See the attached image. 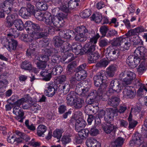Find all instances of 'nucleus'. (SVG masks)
Wrapping results in <instances>:
<instances>
[{
    "label": "nucleus",
    "instance_id": "423d86ee",
    "mask_svg": "<svg viewBox=\"0 0 147 147\" xmlns=\"http://www.w3.org/2000/svg\"><path fill=\"white\" fill-rule=\"evenodd\" d=\"M15 134L19 137H16L15 135L9 136L7 139V142L9 143L17 146L21 143H24L25 142H28L30 140L29 136L18 131H16Z\"/></svg>",
    "mask_w": 147,
    "mask_h": 147
},
{
    "label": "nucleus",
    "instance_id": "ea45409f",
    "mask_svg": "<svg viewBox=\"0 0 147 147\" xmlns=\"http://www.w3.org/2000/svg\"><path fill=\"white\" fill-rule=\"evenodd\" d=\"M21 68L25 70H31L32 69V65L28 61H25L22 63L21 65Z\"/></svg>",
    "mask_w": 147,
    "mask_h": 147
},
{
    "label": "nucleus",
    "instance_id": "4c0bfd02",
    "mask_svg": "<svg viewBox=\"0 0 147 147\" xmlns=\"http://www.w3.org/2000/svg\"><path fill=\"white\" fill-rule=\"evenodd\" d=\"M120 99L116 97H114L109 99L108 100V104L112 106L116 107L119 104Z\"/></svg>",
    "mask_w": 147,
    "mask_h": 147
},
{
    "label": "nucleus",
    "instance_id": "72a5a7b5",
    "mask_svg": "<svg viewBox=\"0 0 147 147\" xmlns=\"http://www.w3.org/2000/svg\"><path fill=\"white\" fill-rule=\"evenodd\" d=\"M19 14L23 18H27L30 16V13L26 8L22 7L20 9Z\"/></svg>",
    "mask_w": 147,
    "mask_h": 147
},
{
    "label": "nucleus",
    "instance_id": "3c124183",
    "mask_svg": "<svg viewBox=\"0 0 147 147\" xmlns=\"http://www.w3.org/2000/svg\"><path fill=\"white\" fill-rule=\"evenodd\" d=\"M109 62L106 59H102L98 63L96 66L97 67H105L108 64Z\"/></svg>",
    "mask_w": 147,
    "mask_h": 147
},
{
    "label": "nucleus",
    "instance_id": "e2e57ef3",
    "mask_svg": "<svg viewBox=\"0 0 147 147\" xmlns=\"http://www.w3.org/2000/svg\"><path fill=\"white\" fill-rule=\"evenodd\" d=\"M69 9L68 7L67 6V3L65 5H63L59 7V9L60 10L66 13H67L69 11Z\"/></svg>",
    "mask_w": 147,
    "mask_h": 147
},
{
    "label": "nucleus",
    "instance_id": "052dcab7",
    "mask_svg": "<svg viewBox=\"0 0 147 147\" xmlns=\"http://www.w3.org/2000/svg\"><path fill=\"white\" fill-rule=\"evenodd\" d=\"M108 30V27L107 26H101L100 28V32L104 36L105 35Z\"/></svg>",
    "mask_w": 147,
    "mask_h": 147
},
{
    "label": "nucleus",
    "instance_id": "338daca9",
    "mask_svg": "<svg viewBox=\"0 0 147 147\" xmlns=\"http://www.w3.org/2000/svg\"><path fill=\"white\" fill-rule=\"evenodd\" d=\"M26 102H25L22 106V108L24 109H28L31 107L32 108V105Z\"/></svg>",
    "mask_w": 147,
    "mask_h": 147
},
{
    "label": "nucleus",
    "instance_id": "0eeeda50",
    "mask_svg": "<svg viewBox=\"0 0 147 147\" xmlns=\"http://www.w3.org/2000/svg\"><path fill=\"white\" fill-rule=\"evenodd\" d=\"M28 100L26 97H23L18 100L13 104L14 107L13 112L16 115V118L18 121L20 122H22L24 119V112L21 110L20 106L23 105Z\"/></svg>",
    "mask_w": 147,
    "mask_h": 147
},
{
    "label": "nucleus",
    "instance_id": "4d7b16f0",
    "mask_svg": "<svg viewBox=\"0 0 147 147\" xmlns=\"http://www.w3.org/2000/svg\"><path fill=\"white\" fill-rule=\"evenodd\" d=\"M145 64L144 63L142 62L139 65L137 69V72L139 74H141L145 69Z\"/></svg>",
    "mask_w": 147,
    "mask_h": 147
},
{
    "label": "nucleus",
    "instance_id": "f3484780",
    "mask_svg": "<svg viewBox=\"0 0 147 147\" xmlns=\"http://www.w3.org/2000/svg\"><path fill=\"white\" fill-rule=\"evenodd\" d=\"M55 55L52 56L51 58V63L50 65L48 66H51V65L52 66L50 67V68H53L54 66L56 65V64L59 63L60 61H65L66 59V55L67 54H65L62 56L61 57L59 55H57V53H58L55 50H54Z\"/></svg>",
    "mask_w": 147,
    "mask_h": 147
},
{
    "label": "nucleus",
    "instance_id": "a878e982",
    "mask_svg": "<svg viewBox=\"0 0 147 147\" xmlns=\"http://www.w3.org/2000/svg\"><path fill=\"white\" fill-rule=\"evenodd\" d=\"M86 125V121L83 119L79 118L76 120L75 129L77 131H79L82 128L84 127Z\"/></svg>",
    "mask_w": 147,
    "mask_h": 147
},
{
    "label": "nucleus",
    "instance_id": "13d9d810",
    "mask_svg": "<svg viewBox=\"0 0 147 147\" xmlns=\"http://www.w3.org/2000/svg\"><path fill=\"white\" fill-rule=\"evenodd\" d=\"M99 131L95 127H92L89 133L92 136H95L98 134Z\"/></svg>",
    "mask_w": 147,
    "mask_h": 147
},
{
    "label": "nucleus",
    "instance_id": "39448f33",
    "mask_svg": "<svg viewBox=\"0 0 147 147\" xmlns=\"http://www.w3.org/2000/svg\"><path fill=\"white\" fill-rule=\"evenodd\" d=\"M62 51L64 55L67 54L66 55V59L67 57H71L69 59V61L70 62L74 59L73 57V55L72 53H67V52L71 51L74 53L76 55L79 54L81 52H83L82 47L81 45H77L76 44L71 45L68 43H66L63 47H61Z\"/></svg>",
    "mask_w": 147,
    "mask_h": 147
},
{
    "label": "nucleus",
    "instance_id": "5fc2aeb1",
    "mask_svg": "<svg viewBox=\"0 0 147 147\" xmlns=\"http://www.w3.org/2000/svg\"><path fill=\"white\" fill-rule=\"evenodd\" d=\"M83 85V84L81 82H80L77 84L76 87L75 92L76 93L77 96L78 95H80V92L83 90V89L84 87Z\"/></svg>",
    "mask_w": 147,
    "mask_h": 147
},
{
    "label": "nucleus",
    "instance_id": "69168bd1",
    "mask_svg": "<svg viewBox=\"0 0 147 147\" xmlns=\"http://www.w3.org/2000/svg\"><path fill=\"white\" fill-rule=\"evenodd\" d=\"M135 4H132L128 7V11L129 12V14L134 13L135 11Z\"/></svg>",
    "mask_w": 147,
    "mask_h": 147
},
{
    "label": "nucleus",
    "instance_id": "58836bf2",
    "mask_svg": "<svg viewBox=\"0 0 147 147\" xmlns=\"http://www.w3.org/2000/svg\"><path fill=\"white\" fill-rule=\"evenodd\" d=\"M52 69V74L54 75L60 74L63 70L62 67L59 65H56Z\"/></svg>",
    "mask_w": 147,
    "mask_h": 147
},
{
    "label": "nucleus",
    "instance_id": "bf43d9fd",
    "mask_svg": "<svg viewBox=\"0 0 147 147\" xmlns=\"http://www.w3.org/2000/svg\"><path fill=\"white\" fill-rule=\"evenodd\" d=\"M83 90H82L80 92V95H81L82 96H86L88 95V92L89 91V89L87 87H84Z\"/></svg>",
    "mask_w": 147,
    "mask_h": 147
},
{
    "label": "nucleus",
    "instance_id": "bb28decb",
    "mask_svg": "<svg viewBox=\"0 0 147 147\" xmlns=\"http://www.w3.org/2000/svg\"><path fill=\"white\" fill-rule=\"evenodd\" d=\"M88 147H100V143L94 138L88 139L86 142Z\"/></svg>",
    "mask_w": 147,
    "mask_h": 147
},
{
    "label": "nucleus",
    "instance_id": "4468645a",
    "mask_svg": "<svg viewBox=\"0 0 147 147\" xmlns=\"http://www.w3.org/2000/svg\"><path fill=\"white\" fill-rule=\"evenodd\" d=\"M104 116L105 120L108 122H110L111 121L113 117V113L112 109L107 110L106 112L102 110L100 111L98 114V118H96L95 119V121L96 123H97V121L98 124L100 123V118H102Z\"/></svg>",
    "mask_w": 147,
    "mask_h": 147
},
{
    "label": "nucleus",
    "instance_id": "20e7f679",
    "mask_svg": "<svg viewBox=\"0 0 147 147\" xmlns=\"http://www.w3.org/2000/svg\"><path fill=\"white\" fill-rule=\"evenodd\" d=\"M147 50L144 47H138L135 50L134 56H129L126 60L127 63L131 68H134L139 64L140 59H145V54Z\"/></svg>",
    "mask_w": 147,
    "mask_h": 147
},
{
    "label": "nucleus",
    "instance_id": "c756f323",
    "mask_svg": "<svg viewBox=\"0 0 147 147\" xmlns=\"http://www.w3.org/2000/svg\"><path fill=\"white\" fill-rule=\"evenodd\" d=\"M34 8V6L31 5L30 4H28V5L27 8L26 9H27V10H28V11L29 13H30V16L32 15H34L35 17L38 20L40 21H43V20H40L38 19L36 16L35 15L37 12H40L42 14H44L45 12H42L40 11H35Z\"/></svg>",
    "mask_w": 147,
    "mask_h": 147
},
{
    "label": "nucleus",
    "instance_id": "9b49d317",
    "mask_svg": "<svg viewBox=\"0 0 147 147\" xmlns=\"http://www.w3.org/2000/svg\"><path fill=\"white\" fill-rule=\"evenodd\" d=\"M100 37L99 34L97 33L96 35L91 38L89 42L86 44L83 47L82 49L83 52L85 53L90 54L94 52L95 49V45Z\"/></svg>",
    "mask_w": 147,
    "mask_h": 147
},
{
    "label": "nucleus",
    "instance_id": "603ef678",
    "mask_svg": "<svg viewBox=\"0 0 147 147\" xmlns=\"http://www.w3.org/2000/svg\"><path fill=\"white\" fill-rule=\"evenodd\" d=\"M70 136L68 135H64L61 139L62 143L63 145H65L71 141Z\"/></svg>",
    "mask_w": 147,
    "mask_h": 147
},
{
    "label": "nucleus",
    "instance_id": "a19ab883",
    "mask_svg": "<svg viewBox=\"0 0 147 147\" xmlns=\"http://www.w3.org/2000/svg\"><path fill=\"white\" fill-rule=\"evenodd\" d=\"M72 32L71 31L69 30H66L64 31H61L59 32L60 36L62 38L65 39H69L71 36V35L70 34Z\"/></svg>",
    "mask_w": 147,
    "mask_h": 147
},
{
    "label": "nucleus",
    "instance_id": "7ed1b4c3",
    "mask_svg": "<svg viewBox=\"0 0 147 147\" xmlns=\"http://www.w3.org/2000/svg\"><path fill=\"white\" fill-rule=\"evenodd\" d=\"M24 25L28 33L31 34L30 35H26L25 36L28 37V38L25 40L26 42L32 41L33 39H36L42 37L47 36V32H40V27L38 25L33 24L30 21H27L25 22Z\"/></svg>",
    "mask_w": 147,
    "mask_h": 147
},
{
    "label": "nucleus",
    "instance_id": "412c9836",
    "mask_svg": "<svg viewBox=\"0 0 147 147\" xmlns=\"http://www.w3.org/2000/svg\"><path fill=\"white\" fill-rule=\"evenodd\" d=\"M144 140L141 137L140 134L139 133H136L133 138L132 140L129 142L131 146L134 145L137 147L140 146L143 142Z\"/></svg>",
    "mask_w": 147,
    "mask_h": 147
},
{
    "label": "nucleus",
    "instance_id": "774afa93",
    "mask_svg": "<svg viewBox=\"0 0 147 147\" xmlns=\"http://www.w3.org/2000/svg\"><path fill=\"white\" fill-rule=\"evenodd\" d=\"M138 85L140 86L138 90V91L139 92H142L144 91V90H145L147 92V88L145 87L143 84H142V83H139Z\"/></svg>",
    "mask_w": 147,
    "mask_h": 147
},
{
    "label": "nucleus",
    "instance_id": "c03bdc74",
    "mask_svg": "<svg viewBox=\"0 0 147 147\" xmlns=\"http://www.w3.org/2000/svg\"><path fill=\"white\" fill-rule=\"evenodd\" d=\"M37 8L41 10H44L47 9V4L46 3L37 2L36 5Z\"/></svg>",
    "mask_w": 147,
    "mask_h": 147
},
{
    "label": "nucleus",
    "instance_id": "49530a36",
    "mask_svg": "<svg viewBox=\"0 0 147 147\" xmlns=\"http://www.w3.org/2000/svg\"><path fill=\"white\" fill-rule=\"evenodd\" d=\"M64 131L63 129H57L53 132V136L57 138V139H59L61 137Z\"/></svg>",
    "mask_w": 147,
    "mask_h": 147
},
{
    "label": "nucleus",
    "instance_id": "8fccbe9b",
    "mask_svg": "<svg viewBox=\"0 0 147 147\" xmlns=\"http://www.w3.org/2000/svg\"><path fill=\"white\" fill-rule=\"evenodd\" d=\"M61 90L63 91L64 94H67L70 89V86L69 83H66L60 86Z\"/></svg>",
    "mask_w": 147,
    "mask_h": 147
},
{
    "label": "nucleus",
    "instance_id": "f257e3e1",
    "mask_svg": "<svg viewBox=\"0 0 147 147\" xmlns=\"http://www.w3.org/2000/svg\"><path fill=\"white\" fill-rule=\"evenodd\" d=\"M36 16L40 20H43L45 24L49 25L51 28L48 29L49 32H54L53 26L57 27H62L64 25V20L66 18V15L61 12L58 13L56 16H52L49 12H45L44 14L40 12H37Z\"/></svg>",
    "mask_w": 147,
    "mask_h": 147
},
{
    "label": "nucleus",
    "instance_id": "09e8293b",
    "mask_svg": "<svg viewBox=\"0 0 147 147\" xmlns=\"http://www.w3.org/2000/svg\"><path fill=\"white\" fill-rule=\"evenodd\" d=\"M127 107L124 105H120L119 106V109H112L113 113V115L119 112L120 113H123L127 109Z\"/></svg>",
    "mask_w": 147,
    "mask_h": 147
},
{
    "label": "nucleus",
    "instance_id": "1a4fd4ad",
    "mask_svg": "<svg viewBox=\"0 0 147 147\" xmlns=\"http://www.w3.org/2000/svg\"><path fill=\"white\" fill-rule=\"evenodd\" d=\"M42 50L44 51L43 53L44 55L37 58V59L40 61L37 64L38 68L42 69L46 67L47 65L46 62L49 60V57L52 55L53 52L52 50L47 48L42 49Z\"/></svg>",
    "mask_w": 147,
    "mask_h": 147
},
{
    "label": "nucleus",
    "instance_id": "2f4dec72",
    "mask_svg": "<svg viewBox=\"0 0 147 147\" xmlns=\"http://www.w3.org/2000/svg\"><path fill=\"white\" fill-rule=\"evenodd\" d=\"M41 76L43 77V80L45 81H49L50 80L51 77V71H48L47 70H44L40 73Z\"/></svg>",
    "mask_w": 147,
    "mask_h": 147
},
{
    "label": "nucleus",
    "instance_id": "37998d69",
    "mask_svg": "<svg viewBox=\"0 0 147 147\" xmlns=\"http://www.w3.org/2000/svg\"><path fill=\"white\" fill-rule=\"evenodd\" d=\"M102 19V16L100 13L93 14L91 17V20L94 21L96 23L100 22Z\"/></svg>",
    "mask_w": 147,
    "mask_h": 147
},
{
    "label": "nucleus",
    "instance_id": "dca6fc26",
    "mask_svg": "<svg viewBox=\"0 0 147 147\" xmlns=\"http://www.w3.org/2000/svg\"><path fill=\"white\" fill-rule=\"evenodd\" d=\"M103 94L97 92L96 90H92L88 95L87 102L89 104L98 102L100 100L102 99Z\"/></svg>",
    "mask_w": 147,
    "mask_h": 147
},
{
    "label": "nucleus",
    "instance_id": "864d4df0",
    "mask_svg": "<svg viewBox=\"0 0 147 147\" xmlns=\"http://www.w3.org/2000/svg\"><path fill=\"white\" fill-rule=\"evenodd\" d=\"M91 13V12L90 10L88 9L84 10L81 13L80 16L82 18H86L89 17Z\"/></svg>",
    "mask_w": 147,
    "mask_h": 147
},
{
    "label": "nucleus",
    "instance_id": "cd10ccee",
    "mask_svg": "<svg viewBox=\"0 0 147 147\" xmlns=\"http://www.w3.org/2000/svg\"><path fill=\"white\" fill-rule=\"evenodd\" d=\"M94 52L90 54L87 53L89 55L88 57V62L90 63H93L95 62L99 57V55L97 52H95L93 53Z\"/></svg>",
    "mask_w": 147,
    "mask_h": 147
},
{
    "label": "nucleus",
    "instance_id": "a18cd8bd",
    "mask_svg": "<svg viewBox=\"0 0 147 147\" xmlns=\"http://www.w3.org/2000/svg\"><path fill=\"white\" fill-rule=\"evenodd\" d=\"M145 31V29L142 26H140L134 29L131 30L128 32V33L131 32L132 35H134Z\"/></svg>",
    "mask_w": 147,
    "mask_h": 147
},
{
    "label": "nucleus",
    "instance_id": "7c9ffc66",
    "mask_svg": "<svg viewBox=\"0 0 147 147\" xmlns=\"http://www.w3.org/2000/svg\"><path fill=\"white\" fill-rule=\"evenodd\" d=\"M47 129V127L43 125H40L37 128V134L39 136H43L44 133L46 132Z\"/></svg>",
    "mask_w": 147,
    "mask_h": 147
},
{
    "label": "nucleus",
    "instance_id": "5701e85b",
    "mask_svg": "<svg viewBox=\"0 0 147 147\" xmlns=\"http://www.w3.org/2000/svg\"><path fill=\"white\" fill-rule=\"evenodd\" d=\"M123 93L124 96L127 98H133L136 92L134 88L132 87H127L124 90Z\"/></svg>",
    "mask_w": 147,
    "mask_h": 147
},
{
    "label": "nucleus",
    "instance_id": "a211bd4d",
    "mask_svg": "<svg viewBox=\"0 0 147 147\" xmlns=\"http://www.w3.org/2000/svg\"><path fill=\"white\" fill-rule=\"evenodd\" d=\"M124 86L125 84L122 81L119 83V80L116 79L111 81L110 85V88L117 92H120Z\"/></svg>",
    "mask_w": 147,
    "mask_h": 147
},
{
    "label": "nucleus",
    "instance_id": "6e6552de",
    "mask_svg": "<svg viewBox=\"0 0 147 147\" xmlns=\"http://www.w3.org/2000/svg\"><path fill=\"white\" fill-rule=\"evenodd\" d=\"M15 18V17L14 15H11L7 16L6 18V26L10 28L14 24L18 30L21 31L23 30L24 25L22 21L20 19H18L14 20L13 22V20Z\"/></svg>",
    "mask_w": 147,
    "mask_h": 147
},
{
    "label": "nucleus",
    "instance_id": "4be33fe9",
    "mask_svg": "<svg viewBox=\"0 0 147 147\" xmlns=\"http://www.w3.org/2000/svg\"><path fill=\"white\" fill-rule=\"evenodd\" d=\"M78 132V136L76 139V142L79 144H81L83 140L88 137L89 132V130L87 129H81Z\"/></svg>",
    "mask_w": 147,
    "mask_h": 147
},
{
    "label": "nucleus",
    "instance_id": "f03ea898",
    "mask_svg": "<svg viewBox=\"0 0 147 147\" xmlns=\"http://www.w3.org/2000/svg\"><path fill=\"white\" fill-rule=\"evenodd\" d=\"M128 33L125 35H123L114 39L111 41L112 45L118 46L121 51H125L128 50L131 44L134 45L138 44L142 42L138 36H132L131 38L127 36Z\"/></svg>",
    "mask_w": 147,
    "mask_h": 147
},
{
    "label": "nucleus",
    "instance_id": "c9c22d12",
    "mask_svg": "<svg viewBox=\"0 0 147 147\" xmlns=\"http://www.w3.org/2000/svg\"><path fill=\"white\" fill-rule=\"evenodd\" d=\"M116 70V68L114 66H109L107 69V73L108 76L112 77Z\"/></svg>",
    "mask_w": 147,
    "mask_h": 147
},
{
    "label": "nucleus",
    "instance_id": "0e129e2a",
    "mask_svg": "<svg viewBox=\"0 0 147 147\" xmlns=\"http://www.w3.org/2000/svg\"><path fill=\"white\" fill-rule=\"evenodd\" d=\"M108 42L106 40L102 39L99 40V45L100 47H103L107 45Z\"/></svg>",
    "mask_w": 147,
    "mask_h": 147
},
{
    "label": "nucleus",
    "instance_id": "2eb2a0df",
    "mask_svg": "<svg viewBox=\"0 0 147 147\" xmlns=\"http://www.w3.org/2000/svg\"><path fill=\"white\" fill-rule=\"evenodd\" d=\"M120 77L123 80L122 82L125 84V86L129 84L136 78V74L130 71H126L121 73Z\"/></svg>",
    "mask_w": 147,
    "mask_h": 147
},
{
    "label": "nucleus",
    "instance_id": "de8ad7c7",
    "mask_svg": "<svg viewBox=\"0 0 147 147\" xmlns=\"http://www.w3.org/2000/svg\"><path fill=\"white\" fill-rule=\"evenodd\" d=\"M53 41L55 47H60L63 43V40L58 36H55L53 38Z\"/></svg>",
    "mask_w": 147,
    "mask_h": 147
},
{
    "label": "nucleus",
    "instance_id": "e433bc0d",
    "mask_svg": "<svg viewBox=\"0 0 147 147\" xmlns=\"http://www.w3.org/2000/svg\"><path fill=\"white\" fill-rule=\"evenodd\" d=\"M116 70V68L114 66H109L107 69V73L108 76L112 77Z\"/></svg>",
    "mask_w": 147,
    "mask_h": 147
},
{
    "label": "nucleus",
    "instance_id": "c85d7f7f",
    "mask_svg": "<svg viewBox=\"0 0 147 147\" xmlns=\"http://www.w3.org/2000/svg\"><path fill=\"white\" fill-rule=\"evenodd\" d=\"M13 1L11 0H6L4 3L1 4V7L5 9H8V11L10 12L11 11V7L12 6Z\"/></svg>",
    "mask_w": 147,
    "mask_h": 147
},
{
    "label": "nucleus",
    "instance_id": "79ce46f5",
    "mask_svg": "<svg viewBox=\"0 0 147 147\" xmlns=\"http://www.w3.org/2000/svg\"><path fill=\"white\" fill-rule=\"evenodd\" d=\"M124 140V139L121 137L118 138L114 142L113 147H121Z\"/></svg>",
    "mask_w": 147,
    "mask_h": 147
},
{
    "label": "nucleus",
    "instance_id": "b1692460",
    "mask_svg": "<svg viewBox=\"0 0 147 147\" xmlns=\"http://www.w3.org/2000/svg\"><path fill=\"white\" fill-rule=\"evenodd\" d=\"M78 96L76 93L74 91L71 92L67 96V103L70 106H73L74 102Z\"/></svg>",
    "mask_w": 147,
    "mask_h": 147
},
{
    "label": "nucleus",
    "instance_id": "f704fd0d",
    "mask_svg": "<svg viewBox=\"0 0 147 147\" xmlns=\"http://www.w3.org/2000/svg\"><path fill=\"white\" fill-rule=\"evenodd\" d=\"M117 128V127L116 126L113 125H110L104 127L103 129L105 133L108 134L110 133L112 131H115Z\"/></svg>",
    "mask_w": 147,
    "mask_h": 147
},
{
    "label": "nucleus",
    "instance_id": "9d476101",
    "mask_svg": "<svg viewBox=\"0 0 147 147\" xmlns=\"http://www.w3.org/2000/svg\"><path fill=\"white\" fill-rule=\"evenodd\" d=\"M14 38V36L13 34H8L7 37L4 38L1 41V43L9 51L15 50L17 46V41L13 39Z\"/></svg>",
    "mask_w": 147,
    "mask_h": 147
},
{
    "label": "nucleus",
    "instance_id": "473e14b6",
    "mask_svg": "<svg viewBox=\"0 0 147 147\" xmlns=\"http://www.w3.org/2000/svg\"><path fill=\"white\" fill-rule=\"evenodd\" d=\"M74 103L73 106L76 108L79 109L82 107L84 101L82 98L77 97Z\"/></svg>",
    "mask_w": 147,
    "mask_h": 147
},
{
    "label": "nucleus",
    "instance_id": "6ab92c4d",
    "mask_svg": "<svg viewBox=\"0 0 147 147\" xmlns=\"http://www.w3.org/2000/svg\"><path fill=\"white\" fill-rule=\"evenodd\" d=\"M87 75L86 72L85 70L78 71L76 73L75 78H72L70 80V82L72 84L74 85L76 83V80L80 81L85 79Z\"/></svg>",
    "mask_w": 147,
    "mask_h": 147
},
{
    "label": "nucleus",
    "instance_id": "393cba45",
    "mask_svg": "<svg viewBox=\"0 0 147 147\" xmlns=\"http://www.w3.org/2000/svg\"><path fill=\"white\" fill-rule=\"evenodd\" d=\"M35 39H33V40L29 42H27L29 43L30 44L29 48L28 49L26 52V54L28 57L31 56H33L34 55L35 53V49L36 48V45L34 44L33 45L32 44L34 42L35 43L36 41Z\"/></svg>",
    "mask_w": 147,
    "mask_h": 147
},
{
    "label": "nucleus",
    "instance_id": "ddd939ff",
    "mask_svg": "<svg viewBox=\"0 0 147 147\" xmlns=\"http://www.w3.org/2000/svg\"><path fill=\"white\" fill-rule=\"evenodd\" d=\"M74 30V32L76 34L75 38L76 41L82 42L86 40V34L88 31L85 27L83 26L78 27Z\"/></svg>",
    "mask_w": 147,
    "mask_h": 147
},
{
    "label": "nucleus",
    "instance_id": "aec40b11",
    "mask_svg": "<svg viewBox=\"0 0 147 147\" xmlns=\"http://www.w3.org/2000/svg\"><path fill=\"white\" fill-rule=\"evenodd\" d=\"M45 87V94L47 96L52 97L57 91V89L54 88L52 83H47Z\"/></svg>",
    "mask_w": 147,
    "mask_h": 147
},
{
    "label": "nucleus",
    "instance_id": "6e6d98bb",
    "mask_svg": "<svg viewBox=\"0 0 147 147\" xmlns=\"http://www.w3.org/2000/svg\"><path fill=\"white\" fill-rule=\"evenodd\" d=\"M107 53L106 54H107L109 57L112 55H115L118 51L113 49L112 47H109L107 49Z\"/></svg>",
    "mask_w": 147,
    "mask_h": 147
},
{
    "label": "nucleus",
    "instance_id": "680f3d73",
    "mask_svg": "<svg viewBox=\"0 0 147 147\" xmlns=\"http://www.w3.org/2000/svg\"><path fill=\"white\" fill-rule=\"evenodd\" d=\"M129 129L134 127L138 123V122L136 121L133 120L129 121Z\"/></svg>",
    "mask_w": 147,
    "mask_h": 147
},
{
    "label": "nucleus",
    "instance_id": "f8f14e48",
    "mask_svg": "<svg viewBox=\"0 0 147 147\" xmlns=\"http://www.w3.org/2000/svg\"><path fill=\"white\" fill-rule=\"evenodd\" d=\"M94 84L97 87L100 86L102 88H106L108 81L107 77L102 73H98L94 77Z\"/></svg>",
    "mask_w": 147,
    "mask_h": 147
}]
</instances>
